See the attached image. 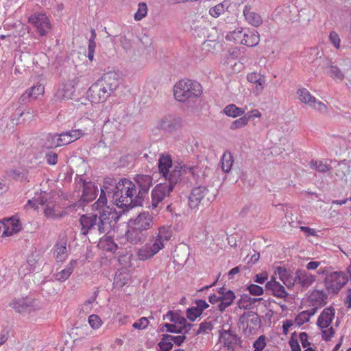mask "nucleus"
Here are the masks:
<instances>
[{
	"label": "nucleus",
	"instance_id": "nucleus-2",
	"mask_svg": "<svg viewBox=\"0 0 351 351\" xmlns=\"http://www.w3.org/2000/svg\"><path fill=\"white\" fill-rule=\"evenodd\" d=\"M106 195L112 197L114 203L124 210L141 206L143 202L138 196L136 184L127 178H122L119 182L111 178L105 180L99 197H106Z\"/></svg>",
	"mask_w": 351,
	"mask_h": 351
},
{
	"label": "nucleus",
	"instance_id": "nucleus-49",
	"mask_svg": "<svg viewBox=\"0 0 351 351\" xmlns=\"http://www.w3.org/2000/svg\"><path fill=\"white\" fill-rule=\"evenodd\" d=\"M186 314L190 321L194 322L202 313L195 306H193L186 310Z\"/></svg>",
	"mask_w": 351,
	"mask_h": 351
},
{
	"label": "nucleus",
	"instance_id": "nucleus-50",
	"mask_svg": "<svg viewBox=\"0 0 351 351\" xmlns=\"http://www.w3.org/2000/svg\"><path fill=\"white\" fill-rule=\"evenodd\" d=\"M88 323L93 329H98L102 324L101 318L97 315H90L88 317Z\"/></svg>",
	"mask_w": 351,
	"mask_h": 351
},
{
	"label": "nucleus",
	"instance_id": "nucleus-31",
	"mask_svg": "<svg viewBox=\"0 0 351 351\" xmlns=\"http://www.w3.org/2000/svg\"><path fill=\"white\" fill-rule=\"evenodd\" d=\"M56 255V258L58 262H63L68 256L66 241L60 240L55 245Z\"/></svg>",
	"mask_w": 351,
	"mask_h": 351
},
{
	"label": "nucleus",
	"instance_id": "nucleus-52",
	"mask_svg": "<svg viewBox=\"0 0 351 351\" xmlns=\"http://www.w3.org/2000/svg\"><path fill=\"white\" fill-rule=\"evenodd\" d=\"M265 82V79L263 76L261 78H259V80L256 84H254L255 87L254 88L253 93L256 96L260 95L263 93L266 85Z\"/></svg>",
	"mask_w": 351,
	"mask_h": 351
},
{
	"label": "nucleus",
	"instance_id": "nucleus-13",
	"mask_svg": "<svg viewBox=\"0 0 351 351\" xmlns=\"http://www.w3.org/2000/svg\"><path fill=\"white\" fill-rule=\"evenodd\" d=\"M148 237V232L139 229L135 226L128 223V230L125 232V238L132 244H141Z\"/></svg>",
	"mask_w": 351,
	"mask_h": 351
},
{
	"label": "nucleus",
	"instance_id": "nucleus-23",
	"mask_svg": "<svg viewBox=\"0 0 351 351\" xmlns=\"http://www.w3.org/2000/svg\"><path fill=\"white\" fill-rule=\"evenodd\" d=\"M334 316L335 309L332 307L325 308L317 319V326L321 328H327L331 324Z\"/></svg>",
	"mask_w": 351,
	"mask_h": 351
},
{
	"label": "nucleus",
	"instance_id": "nucleus-61",
	"mask_svg": "<svg viewBox=\"0 0 351 351\" xmlns=\"http://www.w3.org/2000/svg\"><path fill=\"white\" fill-rule=\"evenodd\" d=\"M186 337L184 335L180 336H172L170 335H166V339L169 340L171 342L173 341L174 343L178 346H181L185 340Z\"/></svg>",
	"mask_w": 351,
	"mask_h": 351
},
{
	"label": "nucleus",
	"instance_id": "nucleus-53",
	"mask_svg": "<svg viewBox=\"0 0 351 351\" xmlns=\"http://www.w3.org/2000/svg\"><path fill=\"white\" fill-rule=\"evenodd\" d=\"M266 346V339L264 335L260 336L253 344L254 351H262Z\"/></svg>",
	"mask_w": 351,
	"mask_h": 351
},
{
	"label": "nucleus",
	"instance_id": "nucleus-21",
	"mask_svg": "<svg viewBox=\"0 0 351 351\" xmlns=\"http://www.w3.org/2000/svg\"><path fill=\"white\" fill-rule=\"evenodd\" d=\"M31 20L40 35L44 36L48 33L50 29V23L45 15L40 14L32 18Z\"/></svg>",
	"mask_w": 351,
	"mask_h": 351
},
{
	"label": "nucleus",
	"instance_id": "nucleus-62",
	"mask_svg": "<svg viewBox=\"0 0 351 351\" xmlns=\"http://www.w3.org/2000/svg\"><path fill=\"white\" fill-rule=\"evenodd\" d=\"M164 327L166 328V330L169 332L172 333H182V328L179 326H176V324H165Z\"/></svg>",
	"mask_w": 351,
	"mask_h": 351
},
{
	"label": "nucleus",
	"instance_id": "nucleus-19",
	"mask_svg": "<svg viewBox=\"0 0 351 351\" xmlns=\"http://www.w3.org/2000/svg\"><path fill=\"white\" fill-rule=\"evenodd\" d=\"M74 92V88L71 84H62L54 94L51 101L58 102L71 98Z\"/></svg>",
	"mask_w": 351,
	"mask_h": 351
},
{
	"label": "nucleus",
	"instance_id": "nucleus-12",
	"mask_svg": "<svg viewBox=\"0 0 351 351\" xmlns=\"http://www.w3.org/2000/svg\"><path fill=\"white\" fill-rule=\"evenodd\" d=\"M154 217L149 212H143L135 218L130 219L128 223L136 226L141 230L148 232L154 226Z\"/></svg>",
	"mask_w": 351,
	"mask_h": 351
},
{
	"label": "nucleus",
	"instance_id": "nucleus-44",
	"mask_svg": "<svg viewBox=\"0 0 351 351\" xmlns=\"http://www.w3.org/2000/svg\"><path fill=\"white\" fill-rule=\"evenodd\" d=\"M250 119V116H243L237 120H234L230 125V128L232 130H235L239 128H241L247 125L249 120Z\"/></svg>",
	"mask_w": 351,
	"mask_h": 351
},
{
	"label": "nucleus",
	"instance_id": "nucleus-33",
	"mask_svg": "<svg viewBox=\"0 0 351 351\" xmlns=\"http://www.w3.org/2000/svg\"><path fill=\"white\" fill-rule=\"evenodd\" d=\"M230 0H224L221 3H219V4L216 5L215 6L210 8L209 10V14L213 17L217 18L221 14L224 13L225 11H227L228 8L230 7Z\"/></svg>",
	"mask_w": 351,
	"mask_h": 351
},
{
	"label": "nucleus",
	"instance_id": "nucleus-5",
	"mask_svg": "<svg viewBox=\"0 0 351 351\" xmlns=\"http://www.w3.org/2000/svg\"><path fill=\"white\" fill-rule=\"evenodd\" d=\"M158 169L160 173L166 180L171 183H182V175L184 171L183 165L178 164L173 166L172 158L169 154H161L158 159Z\"/></svg>",
	"mask_w": 351,
	"mask_h": 351
},
{
	"label": "nucleus",
	"instance_id": "nucleus-24",
	"mask_svg": "<svg viewBox=\"0 0 351 351\" xmlns=\"http://www.w3.org/2000/svg\"><path fill=\"white\" fill-rule=\"evenodd\" d=\"M97 187L92 182H84L81 200L89 202L95 199L97 196Z\"/></svg>",
	"mask_w": 351,
	"mask_h": 351
},
{
	"label": "nucleus",
	"instance_id": "nucleus-64",
	"mask_svg": "<svg viewBox=\"0 0 351 351\" xmlns=\"http://www.w3.org/2000/svg\"><path fill=\"white\" fill-rule=\"evenodd\" d=\"M268 278V274L267 272H262L256 274L254 277V281L258 284H263Z\"/></svg>",
	"mask_w": 351,
	"mask_h": 351
},
{
	"label": "nucleus",
	"instance_id": "nucleus-55",
	"mask_svg": "<svg viewBox=\"0 0 351 351\" xmlns=\"http://www.w3.org/2000/svg\"><path fill=\"white\" fill-rule=\"evenodd\" d=\"M248 295L243 294L237 302V305L241 309H250V302L249 301Z\"/></svg>",
	"mask_w": 351,
	"mask_h": 351
},
{
	"label": "nucleus",
	"instance_id": "nucleus-39",
	"mask_svg": "<svg viewBox=\"0 0 351 351\" xmlns=\"http://www.w3.org/2000/svg\"><path fill=\"white\" fill-rule=\"evenodd\" d=\"M163 319L171 322H174L175 324H178L179 326L186 323V319L184 317H182L178 313H175L172 311H169L165 315H164Z\"/></svg>",
	"mask_w": 351,
	"mask_h": 351
},
{
	"label": "nucleus",
	"instance_id": "nucleus-35",
	"mask_svg": "<svg viewBox=\"0 0 351 351\" xmlns=\"http://www.w3.org/2000/svg\"><path fill=\"white\" fill-rule=\"evenodd\" d=\"M99 245L104 250L110 252H115L118 248L117 245L114 242L111 237H105L101 238L99 240Z\"/></svg>",
	"mask_w": 351,
	"mask_h": 351
},
{
	"label": "nucleus",
	"instance_id": "nucleus-34",
	"mask_svg": "<svg viewBox=\"0 0 351 351\" xmlns=\"http://www.w3.org/2000/svg\"><path fill=\"white\" fill-rule=\"evenodd\" d=\"M45 215L47 217L58 219L63 217V213H59L52 202L47 203L44 209Z\"/></svg>",
	"mask_w": 351,
	"mask_h": 351
},
{
	"label": "nucleus",
	"instance_id": "nucleus-46",
	"mask_svg": "<svg viewBox=\"0 0 351 351\" xmlns=\"http://www.w3.org/2000/svg\"><path fill=\"white\" fill-rule=\"evenodd\" d=\"M213 329V324L211 321H204L199 324V328L196 335H206Z\"/></svg>",
	"mask_w": 351,
	"mask_h": 351
},
{
	"label": "nucleus",
	"instance_id": "nucleus-32",
	"mask_svg": "<svg viewBox=\"0 0 351 351\" xmlns=\"http://www.w3.org/2000/svg\"><path fill=\"white\" fill-rule=\"evenodd\" d=\"M221 302L218 305V308L221 312H223L227 307L230 306L235 298L233 291L228 290L223 295H220Z\"/></svg>",
	"mask_w": 351,
	"mask_h": 351
},
{
	"label": "nucleus",
	"instance_id": "nucleus-41",
	"mask_svg": "<svg viewBox=\"0 0 351 351\" xmlns=\"http://www.w3.org/2000/svg\"><path fill=\"white\" fill-rule=\"evenodd\" d=\"M328 73L330 77L335 80L342 81L345 77V75L342 71L335 65L331 64L329 66V70Z\"/></svg>",
	"mask_w": 351,
	"mask_h": 351
},
{
	"label": "nucleus",
	"instance_id": "nucleus-9",
	"mask_svg": "<svg viewBox=\"0 0 351 351\" xmlns=\"http://www.w3.org/2000/svg\"><path fill=\"white\" fill-rule=\"evenodd\" d=\"M215 195L210 194L208 189L203 185L194 187L189 197L191 208H197L199 206H208L214 199Z\"/></svg>",
	"mask_w": 351,
	"mask_h": 351
},
{
	"label": "nucleus",
	"instance_id": "nucleus-17",
	"mask_svg": "<svg viewBox=\"0 0 351 351\" xmlns=\"http://www.w3.org/2000/svg\"><path fill=\"white\" fill-rule=\"evenodd\" d=\"M45 92V88L41 84H37L30 87L21 96L20 102L26 104L30 99H36Z\"/></svg>",
	"mask_w": 351,
	"mask_h": 351
},
{
	"label": "nucleus",
	"instance_id": "nucleus-45",
	"mask_svg": "<svg viewBox=\"0 0 351 351\" xmlns=\"http://www.w3.org/2000/svg\"><path fill=\"white\" fill-rule=\"evenodd\" d=\"M277 272L279 275L280 279L287 287H290L294 285V281L291 282V280H289V274L287 269L278 267L277 269Z\"/></svg>",
	"mask_w": 351,
	"mask_h": 351
},
{
	"label": "nucleus",
	"instance_id": "nucleus-8",
	"mask_svg": "<svg viewBox=\"0 0 351 351\" xmlns=\"http://www.w3.org/2000/svg\"><path fill=\"white\" fill-rule=\"evenodd\" d=\"M183 168L184 171L182 175V182L180 184V186H189V178L188 175H191L193 177V179L195 181V184L197 185H202L206 182V179L209 176L210 169L204 165H197L195 166L188 167L185 165H183Z\"/></svg>",
	"mask_w": 351,
	"mask_h": 351
},
{
	"label": "nucleus",
	"instance_id": "nucleus-10",
	"mask_svg": "<svg viewBox=\"0 0 351 351\" xmlns=\"http://www.w3.org/2000/svg\"><path fill=\"white\" fill-rule=\"evenodd\" d=\"M348 281V276L343 271H333L327 274L324 280L325 289L328 293L337 294Z\"/></svg>",
	"mask_w": 351,
	"mask_h": 351
},
{
	"label": "nucleus",
	"instance_id": "nucleus-57",
	"mask_svg": "<svg viewBox=\"0 0 351 351\" xmlns=\"http://www.w3.org/2000/svg\"><path fill=\"white\" fill-rule=\"evenodd\" d=\"M309 321V315H308V311H304L299 313L295 317V322L298 325H302L304 323Z\"/></svg>",
	"mask_w": 351,
	"mask_h": 351
},
{
	"label": "nucleus",
	"instance_id": "nucleus-51",
	"mask_svg": "<svg viewBox=\"0 0 351 351\" xmlns=\"http://www.w3.org/2000/svg\"><path fill=\"white\" fill-rule=\"evenodd\" d=\"M247 289L251 295L255 296L262 295L264 293L263 288L255 284H250L247 286Z\"/></svg>",
	"mask_w": 351,
	"mask_h": 351
},
{
	"label": "nucleus",
	"instance_id": "nucleus-27",
	"mask_svg": "<svg viewBox=\"0 0 351 351\" xmlns=\"http://www.w3.org/2000/svg\"><path fill=\"white\" fill-rule=\"evenodd\" d=\"M32 300L29 298L14 299L10 303V306L16 312L22 313L27 311L32 306Z\"/></svg>",
	"mask_w": 351,
	"mask_h": 351
},
{
	"label": "nucleus",
	"instance_id": "nucleus-42",
	"mask_svg": "<svg viewBox=\"0 0 351 351\" xmlns=\"http://www.w3.org/2000/svg\"><path fill=\"white\" fill-rule=\"evenodd\" d=\"M309 165L311 168L320 173H326L330 169L329 166L322 160L317 161L312 160L310 162Z\"/></svg>",
	"mask_w": 351,
	"mask_h": 351
},
{
	"label": "nucleus",
	"instance_id": "nucleus-25",
	"mask_svg": "<svg viewBox=\"0 0 351 351\" xmlns=\"http://www.w3.org/2000/svg\"><path fill=\"white\" fill-rule=\"evenodd\" d=\"M336 179L342 181L344 184L347 183L348 176L350 174V167L345 162L341 161L337 164L335 168Z\"/></svg>",
	"mask_w": 351,
	"mask_h": 351
},
{
	"label": "nucleus",
	"instance_id": "nucleus-54",
	"mask_svg": "<svg viewBox=\"0 0 351 351\" xmlns=\"http://www.w3.org/2000/svg\"><path fill=\"white\" fill-rule=\"evenodd\" d=\"M69 137H71L72 142L80 138L86 134V130L76 129L67 131Z\"/></svg>",
	"mask_w": 351,
	"mask_h": 351
},
{
	"label": "nucleus",
	"instance_id": "nucleus-14",
	"mask_svg": "<svg viewBox=\"0 0 351 351\" xmlns=\"http://www.w3.org/2000/svg\"><path fill=\"white\" fill-rule=\"evenodd\" d=\"M158 126L163 130L171 132L182 126V119L176 115L168 114L159 120Z\"/></svg>",
	"mask_w": 351,
	"mask_h": 351
},
{
	"label": "nucleus",
	"instance_id": "nucleus-3",
	"mask_svg": "<svg viewBox=\"0 0 351 351\" xmlns=\"http://www.w3.org/2000/svg\"><path fill=\"white\" fill-rule=\"evenodd\" d=\"M121 83L119 75L114 72L105 73L89 88L87 95L93 103L104 102Z\"/></svg>",
	"mask_w": 351,
	"mask_h": 351
},
{
	"label": "nucleus",
	"instance_id": "nucleus-30",
	"mask_svg": "<svg viewBox=\"0 0 351 351\" xmlns=\"http://www.w3.org/2000/svg\"><path fill=\"white\" fill-rule=\"evenodd\" d=\"M327 294L322 290H314L310 295V300L313 305L323 306L326 304Z\"/></svg>",
	"mask_w": 351,
	"mask_h": 351
},
{
	"label": "nucleus",
	"instance_id": "nucleus-36",
	"mask_svg": "<svg viewBox=\"0 0 351 351\" xmlns=\"http://www.w3.org/2000/svg\"><path fill=\"white\" fill-rule=\"evenodd\" d=\"M223 112L228 117L235 118L244 114L245 110L234 104H229L224 108Z\"/></svg>",
	"mask_w": 351,
	"mask_h": 351
},
{
	"label": "nucleus",
	"instance_id": "nucleus-16",
	"mask_svg": "<svg viewBox=\"0 0 351 351\" xmlns=\"http://www.w3.org/2000/svg\"><path fill=\"white\" fill-rule=\"evenodd\" d=\"M134 180L138 186V196L143 201L145 195L152 185L153 178L149 175L138 174L134 178Z\"/></svg>",
	"mask_w": 351,
	"mask_h": 351
},
{
	"label": "nucleus",
	"instance_id": "nucleus-48",
	"mask_svg": "<svg viewBox=\"0 0 351 351\" xmlns=\"http://www.w3.org/2000/svg\"><path fill=\"white\" fill-rule=\"evenodd\" d=\"M173 346L172 342L166 339V335H164L162 340L158 344V346L159 347L158 351H170L172 349Z\"/></svg>",
	"mask_w": 351,
	"mask_h": 351
},
{
	"label": "nucleus",
	"instance_id": "nucleus-26",
	"mask_svg": "<svg viewBox=\"0 0 351 351\" xmlns=\"http://www.w3.org/2000/svg\"><path fill=\"white\" fill-rule=\"evenodd\" d=\"M243 14L247 23L252 26L259 27L263 23L261 16L256 12L251 10V7L245 5L243 9Z\"/></svg>",
	"mask_w": 351,
	"mask_h": 351
},
{
	"label": "nucleus",
	"instance_id": "nucleus-4",
	"mask_svg": "<svg viewBox=\"0 0 351 351\" xmlns=\"http://www.w3.org/2000/svg\"><path fill=\"white\" fill-rule=\"evenodd\" d=\"M171 236L169 228L160 227L156 235L152 236L149 242L138 250L137 252L138 259L146 261L152 258L165 247V243L170 240Z\"/></svg>",
	"mask_w": 351,
	"mask_h": 351
},
{
	"label": "nucleus",
	"instance_id": "nucleus-29",
	"mask_svg": "<svg viewBox=\"0 0 351 351\" xmlns=\"http://www.w3.org/2000/svg\"><path fill=\"white\" fill-rule=\"evenodd\" d=\"M259 40V36L257 32L247 30L244 32L243 38L241 40V43L247 47H254L258 44Z\"/></svg>",
	"mask_w": 351,
	"mask_h": 351
},
{
	"label": "nucleus",
	"instance_id": "nucleus-40",
	"mask_svg": "<svg viewBox=\"0 0 351 351\" xmlns=\"http://www.w3.org/2000/svg\"><path fill=\"white\" fill-rule=\"evenodd\" d=\"M244 32L242 28H237L233 31L228 32L226 36V39L230 41L240 42L243 38Z\"/></svg>",
	"mask_w": 351,
	"mask_h": 351
},
{
	"label": "nucleus",
	"instance_id": "nucleus-28",
	"mask_svg": "<svg viewBox=\"0 0 351 351\" xmlns=\"http://www.w3.org/2000/svg\"><path fill=\"white\" fill-rule=\"evenodd\" d=\"M77 265V261L72 260L66 266L64 269L54 274V278L59 282H64L73 273L75 267Z\"/></svg>",
	"mask_w": 351,
	"mask_h": 351
},
{
	"label": "nucleus",
	"instance_id": "nucleus-20",
	"mask_svg": "<svg viewBox=\"0 0 351 351\" xmlns=\"http://www.w3.org/2000/svg\"><path fill=\"white\" fill-rule=\"evenodd\" d=\"M0 223H3L6 226V229L3 232V236L12 235L19 232L21 229V224L19 220L14 217L3 219L0 221Z\"/></svg>",
	"mask_w": 351,
	"mask_h": 351
},
{
	"label": "nucleus",
	"instance_id": "nucleus-1",
	"mask_svg": "<svg viewBox=\"0 0 351 351\" xmlns=\"http://www.w3.org/2000/svg\"><path fill=\"white\" fill-rule=\"evenodd\" d=\"M106 203V197H99L93 205V210L97 213L82 215L80 217L82 234H108L112 230L120 215L114 208L108 206Z\"/></svg>",
	"mask_w": 351,
	"mask_h": 351
},
{
	"label": "nucleus",
	"instance_id": "nucleus-22",
	"mask_svg": "<svg viewBox=\"0 0 351 351\" xmlns=\"http://www.w3.org/2000/svg\"><path fill=\"white\" fill-rule=\"evenodd\" d=\"M219 337L223 339L224 346L228 350H233L240 340L237 335L233 334L230 330L219 331Z\"/></svg>",
	"mask_w": 351,
	"mask_h": 351
},
{
	"label": "nucleus",
	"instance_id": "nucleus-37",
	"mask_svg": "<svg viewBox=\"0 0 351 351\" xmlns=\"http://www.w3.org/2000/svg\"><path fill=\"white\" fill-rule=\"evenodd\" d=\"M42 145L47 149L59 147L57 134H48L42 139Z\"/></svg>",
	"mask_w": 351,
	"mask_h": 351
},
{
	"label": "nucleus",
	"instance_id": "nucleus-11",
	"mask_svg": "<svg viewBox=\"0 0 351 351\" xmlns=\"http://www.w3.org/2000/svg\"><path fill=\"white\" fill-rule=\"evenodd\" d=\"M296 94L298 99L301 102L309 106L321 114L327 113L328 107L322 101L317 100L306 88H299L297 90Z\"/></svg>",
	"mask_w": 351,
	"mask_h": 351
},
{
	"label": "nucleus",
	"instance_id": "nucleus-7",
	"mask_svg": "<svg viewBox=\"0 0 351 351\" xmlns=\"http://www.w3.org/2000/svg\"><path fill=\"white\" fill-rule=\"evenodd\" d=\"M178 183L168 182L160 183L154 186L151 193V202L149 203L148 208L152 210H156L158 213V210L163 208V201L169 197L171 193L173 192L176 187H180Z\"/></svg>",
	"mask_w": 351,
	"mask_h": 351
},
{
	"label": "nucleus",
	"instance_id": "nucleus-38",
	"mask_svg": "<svg viewBox=\"0 0 351 351\" xmlns=\"http://www.w3.org/2000/svg\"><path fill=\"white\" fill-rule=\"evenodd\" d=\"M221 169L223 172L228 173L230 171L233 164V157L230 152H226L221 159Z\"/></svg>",
	"mask_w": 351,
	"mask_h": 351
},
{
	"label": "nucleus",
	"instance_id": "nucleus-18",
	"mask_svg": "<svg viewBox=\"0 0 351 351\" xmlns=\"http://www.w3.org/2000/svg\"><path fill=\"white\" fill-rule=\"evenodd\" d=\"M315 281V276L304 270H297L294 278V283L296 282L303 288L309 287Z\"/></svg>",
	"mask_w": 351,
	"mask_h": 351
},
{
	"label": "nucleus",
	"instance_id": "nucleus-56",
	"mask_svg": "<svg viewBox=\"0 0 351 351\" xmlns=\"http://www.w3.org/2000/svg\"><path fill=\"white\" fill-rule=\"evenodd\" d=\"M58 141L59 147L66 145L72 143V140L71 137H69V135L67 132L58 134Z\"/></svg>",
	"mask_w": 351,
	"mask_h": 351
},
{
	"label": "nucleus",
	"instance_id": "nucleus-6",
	"mask_svg": "<svg viewBox=\"0 0 351 351\" xmlns=\"http://www.w3.org/2000/svg\"><path fill=\"white\" fill-rule=\"evenodd\" d=\"M202 86L197 82L190 80H180L174 86V96L180 102L197 98L202 94Z\"/></svg>",
	"mask_w": 351,
	"mask_h": 351
},
{
	"label": "nucleus",
	"instance_id": "nucleus-43",
	"mask_svg": "<svg viewBox=\"0 0 351 351\" xmlns=\"http://www.w3.org/2000/svg\"><path fill=\"white\" fill-rule=\"evenodd\" d=\"M148 8L147 4L144 2L139 3L137 12L134 14V20L139 21L146 16Z\"/></svg>",
	"mask_w": 351,
	"mask_h": 351
},
{
	"label": "nucleus",
	"instance_id": "nucleus-58",
	"mask_svg": "<svg viewBox=\"0 0 351 351\" xmlns=\"http://www.w3.org/2000/svg\"><path fill=\"white\" fill-rule=\"evenodd\" d=\"M329 40L330 42L334 45V47L337 49H339L340 47V38L338 34L335 32L332 31L329 34Z\"/></svg>",
	"mask_w": 351,
	"mask_h": 351
},
{
	"label": "nucleus",
	"instance_id": "nucleus-60",
	"mask_svg": "<svg viewBox=\"0 0 351 351\" xmlns=\"http://www.w3.org/2000/svg\"><path fill=\"white\" fill-rule=\"evenodd\" d=\"M149 324L148 319L143 317L141 319H139L137 322H134L132 325L133 328L138 330H143L145 329Z\"/></svg>",
	"mask_w": 351,
	"mask_h": 351
},
{
	"label": "nucleus",
	"instance_id": "nucleus-59",
	"mask_svg": "<svg viewBox=\"0 0 351 351\" xmlns=\"http://www.w3.org/2000/svg\"><path fill=\"white\" fill-rule=\"evenodd\" d=\"M289 343L291 348V351H301L300 346L296 337L295 332H293L291 335Z\"/></svg>",
	"mask_w": 351,
	"mask_h": 351
},
{
	"label": "nucleus",
	"instance_id": "nucleus-63",
	"mask_svg": "<svg viewBox=\"0 0 351 351\" xmlns=\"http://www.w3.org/2000/svg\"><path fill=\"white\" fill-rule=\"evenodd\" d=\"M45 158L47 160V162L49 165H54L58 162V155H57V154H56L53 152H49L48 153H47Z\"/></svg>",
	"mask_w": 351,
	"mask_h": 351
},
{
	"label": "nucleus",
	"instance_id": "nucleus-15",
	"mask_svg": "<svg viewBox=\"0 0 351 351\" xmlns=\"http://www.w3.org/2000/svg\"><path fill=\"white\" fill-rule=\"evenodd\" d=\"M265 291L268 294L272 295L277 298L286 300L289 295L285 287L278 281H276V278L274 276L266 282Z\"/></svg>",
	"mask_w": 351,
	"mask_h": 351
},
{
	"label": "nucleus",
	"instance_id": "nucleus-47",
	"mask_svg": "<svg viewBox=\"0 0 351 351\" xmlns=\"http://www.w3.org/2000/svg\"><path fill=\"white\" fill-rule=\"evenodd\" d=\"M119 43L125 52L131 51L133 47V42L132 39L128 38L126 35L120 36Z\"/></svg>",
	"mask_w": 351,
	"mask_h": 351
}]
</instances>
